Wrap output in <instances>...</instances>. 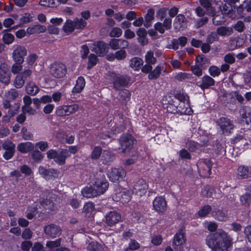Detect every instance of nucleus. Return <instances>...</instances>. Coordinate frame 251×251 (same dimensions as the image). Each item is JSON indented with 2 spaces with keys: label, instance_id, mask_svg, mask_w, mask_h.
I'll use <instances>...</instances> for the list:
<instances>
[{
  "label": "nucleus",
  "instance_id": "51",
  "mask_svg": "<svg viewBox=\"0 0 251 251\" xmlns=\"http://www.w3.org/2000/svg\"><path fill=\"white\" fill-rule=\"evenodd\" d=\"M219 38V37L217 32H212L207 36L206 42L211 44L214 42L218 41Z\"/></svg>",
  "mask_w": 251,
  "mask_h": 251
},
{
  "label": "nucleus",
  "instance_id": "22",
  "mask_svg": "<svg viewBox=\"0 0 251 251\" xmlns=\"http://www.w3.org/2000/svg\"><path fill=\"white\" fill-rule=\"evenodd\" d=\"M175 28L179 30L182 29L186 26V20L185 16L182 14L178 15L175 18L174 22Z\"/></svg>",
  "mask_w": 251,
  "mask_h": 251
},
{
  "label": "nucleus",
  "instance_id": "14",
  "mask_svg": "<svg viewBox=\"0 0 251 251\" xmlns=\"http://www.w3.org/2000/svg\"><path fill=\"white\" fill-rule=\"evenodd\" d=\"M9 67L6 63H1L0 65V80L6 84L10 81Z\"/></svg>",
  "mask_w": 251,
  "mask_h": 251
},
{
  "label": "nucleus",
  "instance_id": "35",
  "mask_svg": "<svg viewBox=\"0 0 251 251\" xmlns=\"http://www.w3.org/2000/svg\"><path fill=\"white\" fill-rule=\"evenodd\" d=\"M212 215L215 219L219 221H226L228 219L227 215L221 210L213 212Z\"/></svg>",
  "mask_w": 251,
  "mask_h": 251
},
{
  "label": "nucleus",
  "instance_id": "36",
  "mask_svg": "<svg viewBox=\"0 0 251 251\" xmlns=\"http://www.w3.org/2000/svg\"><path fill=\"white\" fill-rule=\"evenodd\" d=\"M143 60L139 57H134L130 60V66L135 70H138L143 65Z\"/></svg>",
  "mask_w": 251,
  "mask_h": 251
},
{
  "label": "nucleus",
  "instance_id": "6",
  "mask_svg": "<svg viewBox=\"0 0 251 251\" xmlns=\"http://www.w3.org/2000/svg\"><path fill=\"white\" fill-rule=\"evenodd\" d=\"M79 108V105L76 103L68 105H64L58 106L56 108V113L59 116H69L75 113Z\"/></svg>",
  "mask_w": 251,
  "mask_h": 251
},
{
  "label": "nucleus",
  "instance_id": "47",
  "mask_svg": "<svg viewBox=\"0 0 251 251\" xmlns=\"http://www.w3.org/2000/svg\"><path fill=\"white\" fill-rule=\"evenodd\" d=\"M177 103L178 101H173V103H169L167 104L166 106L167 110L168 112L171 113H176L177 112Z\"/></svg>",
  "mask_w": 251,
  "mask_h": 251
},
{
  "label": "nucleus",
  "instance_id": "44",
  "mask_svg": "<svg viewBox=\"0 0 251 251\" xmlns=\"http://www.w3.org/2000/svg\"><path fill=\"white\" fill-rule=\"evenodd\" d=\"M213 188L210 186H204L201 190L202 196L206 198H210L213 196Z\"/></svg>",
  "mask_w": 251,
  "mask_h": 251
},
{
  "label": "nucleus",
  "instance_id": "12",
  "mask_svg": "<svg viewBox=\"0 0 251 251\" xmlns=\"http://www.w3.org/2000/svg\"><path fill=\"white\" fill-rule=\"evenodd\" d=\"M135 142L134 137L130 134L123 135L120 138V144L123 151V152L126 151V150L130 149L132 147Z\"/></svg>",
  "mask_w": 251,
  "mask_h": 251
},
{
  "label": "nucleus",
  "instance_id": "46",
  "mask_svg": "<svg viewBox=\"0 0 251 251\" xmlns=\"http://www.w3.org/2000/svg\"><path fill=\"white\" fill-rule=\"evenodd\" d=\"M123 31L120 27H114L109 32V35L111 37H120Z\"/></svg>",
  "mask_w": 251,
  "mask_h": 251
},
{
  "label": "nucleus",
  "instance_id": "21",
  "mask_svg": "<svg viewBox=\"0 0 251 251\" xmlns=\"http://www.w3.org/2000/svg\"><path fill=\"white\" fill-rule=\"evenodd\" d=\"M200 83V84L198 85L199 87L204 90L213 86L215 84V80L209 75H206L201 78Z\"/></svg>",
  "mask_w": 251,
  "mask_h": 251
},
{
  "label": "nucleus",
  "instance_id": "48",
  "mask_svg": "<svg viewBox=\"0 0 251 251\" xmlns=\"http://www.w3.org/2000/svg\"><path fill=\"white\" fill-rule=\"evenodd\" d=\"M175 78L179 81H183L186 79H190L192 76L190 74L180 72L175 75Z\"/></svg>",
  "mask_w": 251,
  "mask_h": 251
},
{
  "label": "nucleus",
  "instance_id": "17",
  "mask_svg": "<svg viewBox=\"0 0 251 251\" xmlns=\"http://www.w3.org/2000/svg\"><path fill=\"white\" fill-rule=\"evenodd\" d=\"M153 206L157 212H164L166 209V201L162 197H156L153 201Z\"/></svg>",
  "mask_w": 251,
  "mask_h": 251
},
{
  "label": "nucleus",
  "instance_id": "56",
  "mask_svg": "<svg viewBox=\"0 0 251 251\" xmlns=\"http://www.w3.org/2000/svg\"><path fill=\"white\" fill-rule=\"evenodd\" d=\"M209 73L213 77L219 76L221 73L220 69L215 66H212L209 69Z\"/></svg>",
  "mask_w": 251,
  "mask_h": 251
},
{
  "label": "nucleus",
  "instance_id": "11",
  "mask_svg": "<svg viewBox=\"0 0 251 251\" xmlns=\"http://www.w3.org/2000/svg\"><path fill=\"white\" fill-rule=\"evenodd\" d=\"M131 192L125 188L119 189L113 199L116 201H120L122 203H127L129 202L131 198Z\"/></svg>",
  "mask_w": 251,
  "mask_h": 251
},
{
  "label": "nucleus",
  "instance_id": "33",
  "mask_svg": "<svg viewBox=\"0 0 251 251\" xmlns=\"http://www.w3.org/2000/svg\"><path fill=\"white\" fill-rule=\"evenodd\" d=\"M75 28L74 22L71 20H67L63 27V30L67 34H70L73 32Z\"/></svg>",
  "mask_w": 251,
  "mask_h": 251
},
{
  "label": "nucleus",
  "instance_id": "63",
  "mask_svg": "<svg viewBox=\"0 0 251 251\" xmlns=\"http://www.w3.org/2000/svg\"><path fill=\"white\" fill-rule=\"evenodd\" d=\"M179 157L183 159H190L191 154L185 149H181L179 151Z\"/></svg>",
  "mask_w": 251,
  "mask_h": 251
},
{
  "label": "nucleus",
  "instance_id": "38",
  "mask_svg": "<svg viewBox=\"0 0 251 251\" xmlns=\"http://www.w3.org/2000/svg\"><path fill=\"white\" fill-rule=\"evenodd\" d=\"M154 15V11L153 9H150L148 10L147 13L145 17L146 23H145L144 25L146 27H148L150 26V24L149 23L153 20Z\"/></svg>",
  "mask_w": 251,
  "mask_h": 251
},
{
  "label": "nucleus",
  "instance_id": "30",
  "mask_svg": "<svg viewBox=\"0 0 251 251\" xmlns=\"http://www.w3.org/2000/svg\"><path fill=\"white\" fill-rule=\"evenodd\" d=\"M39 91V88L33 82L30 81L26 86V92L31 96L36 95Z\"/></svg>",
  "mask_w": 251,
  "mask_h": 251
},
{
  "label": "nucleus",
  "instance_id": "37",
  "mask_svg": "<svg viewBox=\"0 0 251 251\" xmlns=\"http://www.w3.org/2000/svg\"><path fill=\"white\" fill-rule=\"evenodd\" d=\"M82 194L84 197L90 198L92 197H97V195H94V190L93 189V186L90 187H85L82 190Z\"/></svg>",
  "mask_w": 251,
  "mask_h": 251
},
{
  "label": "nucleus",
  "instance_id": "24",
  "mask_svg": "<svg viewBox=\"0 0 251 251\" xmlns=\"http://www.w3.org/2000/svg\"><path fill=\"white\" fill-rule=\"evenodd\" d=\"M240 114L247 124H251V108L244 106L240 109Z\"/></svg>",
  "mask_w": 251,
  "mask_h": 251
},
{
  "label": "nucleus",
  "instance_id": "40",
  "mask_svg": "<svg viewBox=\"0 0 251 251\" xmlns=\"http://www.w3.org/2000/svg\"><path fill=\"white\" fill-rule=\"evenodd\" d=\"M98 58L96 54L91 53L88 56V62L87 64V68L91 69L95 66L98 62Z\"/></svg>",
  "mask_w": 251,
  "mask_h": 251
},
{
  "label": "nucleus",
  "instance_id": "19",
  "mask_svg": "<svg viewBox=\"0 0 251 251\" xmlns=\"http://www.w3.org/2000/svg\"><path fill=\"white\" fill-rule=\"evenodd\" d=\"M177 112L185 115L191 114L192 110L188 102L184 100L178 101Z\"/></svg>",
  "mask_w": 251,
  "mask_h": 251
},
{
  "label": "nucleus",
  "instance_id": "29",
  "mask_svg": "<svg viewBox=\"0 0 251 251\" xmlns=\"http://www.w3.org/2000/svg\"><path fill=\"white\" fill-rule=\"evenodd\" d=\"M164 69L163 65H157L154 69L151 70L149 73L148 78L150 79H155L158 78L160 75L161 71Z\"/></svg>",
  "mask_w": 251,
  "mask_h": 251
},
{
  "label": "nucleus",
  "instance_id": "16",
  "mask_svg": "<svg viewBox=\"0 0 251 251\" xmlns=\"http://www.w3.org/2000/svg\"><path fill=\"white\" fill-rule=\"evenodd\" d=\"M2 147L5 150L3 157L6 160L9 159L14 154L15 145L11 142L7 141L3 144Z\"/></svg>",
  "mask_w": 251,
  "mask_h": 251
},
{
  "label": "nucleus",
  "instance_id": "10",
  "mask_svg": "<svg viewBox=\"0 0 251 251\" xmlns=\"http://www.w3.org/2000/svg\"><path fill=\"white\" fill-rule=\"evenodd\" d=\"M44 231L46 235L54 238L59 237L61 234L62 229L59 226L51 224L44 227Z\"/></svg>",
  "mask_w": 251,
  "mask_h": 251
},
{
  "label": "nucleus",
  "instance_id": "58",
  "mask_svg": "<svg viewBox=\"0 0 251 251\" xmlns=\"http://www.w3.org/2000/svg\"><path fill=\"white\" fill-rule=\"evenodd\" d=\"M114 54L115 58L119 60L124 59L126 56V51L124 49H121L116 51Z\"/></svg>",
  "mask_w": 251,
  "mask_h": 251
},
{
  "label": "nucleus",
  "instance_id": "49",
  "mask_svg": "<svg viewBox=\"0 0 251 251\" xmlns=\"http://www.w3.org/2000/svg\"><path fill=\"white\" fill-rule=\"evenodd\" d=\"M61 239L59 238L54 241H47L46 246L50 249H53L55 248L59 247L61 245Z\"/></svg>",
  "mask_w": 251,
  "mask_h": 251
},
{
  "label": "nucleus",
  "instance_id": "62",
  "mask_svg": "<svg viewBox=\"0 0 251 251\" xmlns=\"http://www.w3.org/2000/svg\"><path fill=\"white\" fill-rule=\"evenodd\" d=\"M44 157V155L39 151H34L32 154V158L36 162L41 161Z\"/></svg>",
  "mask_w": 251,
  "mask_h": 251
},
{
  "label": "nucleus",
  "instance_id": "57",
  "mask_svg": "<svg viewBox=\"0 0 251 251\" xmlns=\"http://www.w3.org/2000/svg\"><path fill=\"white\" fill-rule=\"evenodd\" d=\"M14 36L11 33H6L3 36V40L4 42L7 44L12 43L14 40Z\"/></svg>",
  "mask_w": 251,
  "mask_h": 251
},
{
  "label": "nucleus",
  "instance_id": "60",
  "mask_svg": "<svg viewBox=\"0 0 251 251\" xmlns=\"http://www.w3.org/2000/svg\"><path fill=\"white\" fill-rule=\"evenodd\" d=\"M22 111L24 112L25 113H27L29 115H34L37 113L36 109L31 107L30 105L22 106Z\"/></svg>",
  "mask_w": 251,
  "mask_h": 251
},
{
  "label": "nucleus",
  "instance_id": "3",
  "mask_svg": "<svg viewBox=\"0 0 251 251\" xmlns=\"http://www.w3.org/2000/svg\"><path fill=\"white\" fill-rule=\"evenodd\" d=\"M46 154L49 159H53L59 165H64L66 159L70 156L67 150H62L59 154L56 150L51 149L49 150Z\"/></svg>",
  "mask_w": 251,
  "mask_h": 251
},
{
  "label": "nucleus",
  "instance_id": "55",
  "mask_svg": "<svg viewBox=\"0 0 251 251\" xmlns=\"http://www.w3.org/2000/svg\"><path fill=\"white\" fill-rule=\"evenodd\" d=\"M35 147L43 151L49 148V143L46 141H40L35 144Z\"/></svg>",
  "mask_w": 251,
  "mask_h": 251
},
{
  "label": "nucleus",
  "instance_id": "31",
  "mask_svg": "<svg viewBox=\"0 0 251 251\" xmlns=\"http://www.w3.org/2000/svg\"><path fill=\"white\" fill-rule=\"evenodd\" d=\"M218 35L222 36H228L233 33V29L231 27L220 26L217 28L216 30Z\"/></svg>",
  "mask_w": 251,
  "mask_h": 251
},
{
  "label": "nucleus",
  "instance_id": "1",
  "mask_svg": "<svg viewBox=\"0 0 251 251\" xmlns=\"http://www.w3.org/2000/svg\"><path fill=\"white\" fill-rule=\"evenodd\" d=\"M206 243L212 251H228L233 244L231 237L222 229L210 234L207 237Z\"/></svg>",
  "mask_w": 251,
  "mask_h": 251
},
{
  "label": "nucleus",
  "instance_id": "9",
  "mask_svg": "<svg viewBox=\"0 0 251 251\" xmlns=\"http://www.w3.org/2000/svg\"><path fill=\"white\" fill-rule=\"evenodd\" d=\"M94 195L99 196L103 194L107 189L109 184L104 178H98L93 184Z\"/></svg>",
  "mask_w": 251,
  "mask_h": 251
},
{
  "label": "nucleus",
  "instance_id": "7",
  "mask_svg": "<svg viewBox=\"0 0 251 251\" xmlns=\"http://www.w3.org/2000/svg\"><path fill=\"white\" fill-rule=\"evenodd\" d=\"M217 124L224 134L228 135L234 128L232 121L226 117L220 118L218 120Z\"/></svg>",
  "mask_w": 251,
  "mask_h": 251
},
{
  "label": "nucleus",
  "instance_id": "4",
  "mask_svg": "<svg viewBox=\"0 0 251 251\" xmlns=\"http://www.w3.org/2000/svg\"><path fill=\"white\" fill-rule=\"evenodd\" d=\"M212 163L209 159H201L197 163V167L200 175L203 177H209Z\"/></svg>",
  "mask_w": 251,
  "mask_h": 251
},
{
  "label": "nucleus",
  "instance_id": "54",
  "mask_svg": "<svg viewBox=\"0 0 251 251\" xmlns=\"http://www.w3.org/2000/svg\"><path fill=\"white\" fill-rule=\"evenodd\" d=\"M204 226L206 227L209 231L213 232L216 231L217 229L218 225L214 222H206L204 223Z\"/></svg>",
  "mask_w": 251,
  "mask_h": 251
},
{
  "label": "nucleus",
  "instance_id": "32",
  "mask_svg": "<svg viewBox=\"0 0 251 251\" xmlns=\"http://www.w3.org/2000/svg\"><path fill=\"white\" fill-rule=\"evenodd\" d=\"M34 145L30 142L23 143L19 144L18 150L23 153H26L34 148Z\"/></svg>",
  "mask_w": 251,
  "mask_h": 251
},
{
  "label": "nucleus",
  "instance_id": "61",
  "mask_svg": "<svg viewBox=\"0 0 251 251\" xmlns=\"http://www.w3.org/2000/svg\"><path fill=\"white\" fill-rule=\"evenodd\" d=\"M251 201V195L248 193H245L240 197V201L243 205L249 204Z\"/></svg>",
  "mask_w": 251,
  "mask_h": 251
},
{
  "label": "nucleus",
  "instance_id": "50",
  "mask_svg": "<svg viewBox=\"0 0 251 251\" xmlns=\"http://www.w3.org/2000/svg\"><path fill=\"white\" fill-rule=\"evenodd\" d=\"M75 25V28L77 29H82L86 26V22L82 19L75 18L73 20Z\"/></svg>",
  "mask_w": 251,
  "mask_h": 251
},
{
  "label": "nucleus",
  "instance_id": "28",
  "mask_svg": "<svg viewBox=\"0 0 251 251\" xmlns=\"http://www.w3.org/2000/svg\"><path fill=\"white\" fill-rule=\"evenodd\" d=\"M251 172L248 167L241 166L237 169V176L240 179L247 178L250 175Z\"/></svg>",
  "mask_w": 251,
  "mask_h": 251
},
{
  "label": "nucleus",
  "instance_id": "59",
  "mask_svg": "<svg viewBox=\"0 0 251 251\" xmlns=\"http://www.w3.org/2000/svg\"><path fill=\"white\" fill-rule=\"evenodd\" d=\"M55 1L58 0H40L39 4L44 6L53 7L55 5Z\"/></svg>",
  "mask_w": 251,
  "mask_h": 251
},
{
  "label": "nucleus",
  "instance_id": "43",
  "mask_svg": "<svg viewBox=\"0 0 251 251\" xmlns=\"http://www.w3.org/2000/svg\"><path fill=\"white\" fill-rule=\"evenodd\" d=\"M102 149L100 147H95L91 152V158L92 159H98L100 157Z\"/></svg>",
  "mask_w": 251,
  "mask_h": 251
},
{
  "label": "nucleus",
  "instance_id": "52",
  "mask_svg": "<svg viewBox=\"0 0 251 251\" xmlns=\"http://www.w3.org/2000/svg\"><path fill=\"white\" fill-rule=\"evenodd\" d=\"M38 172L40 175L45 179L49 180V169H46L42 166H40L38 168Z\"/></svg>",
  "mask_w": 251,
  "mask_h": 251
},
{
  "label": "nucleus",
  "instance_id": "53",
  "mask_svg": "<svg viewBox=\"0 0 251 251\" xmlns=\"http://www.w3.org/2000/svg\"><path fill=\"white\" fill-rule=\"evenodd\" d=\"M120 39H112L109 42V45L113 50H116L120 48Z\"/></svg>",
  "mask_w": 251,
  "mask_h": 251
},
{
  "label": "nucleus",
  "instance_id": "41",
  "mask_svg": "<svg viewBox=\"0 0 251 251\" xmlns=\"http://www.w3.org/2000/svg\"><path fill=\"white\" fill-rule=\"evenodd\" d=\"M16 97V92L14 90H12L9 92L8 94L7 98L8 100H5L3 102V107L5 108H10L11 107V104H10V100H14Z\"/></svg>",
  "mask_w": 251,
  "mask_h": 251
},
{
  "label": "nucleus",
  "instance_id": "45",
  "mask_svg": "<svg viewBox=\"0 0 251 251\" xmlns=\"http://www.w3.org/2000/svg\"><path fill=\"white\" fill-rule=\"evenodd\" d=\"M95 210V205L92 202L86 203L83 206V212L86 215L91 214Z\"/></svg>",
  "mask_w": 251,
  "mask_h": 251
},
{
  "label": "nucleus",
  "instance_id": "8",
  "mask_svg": "<svg viewBox=\"0 0 251 251\" xmlns=\"http://www.w3.org/2000/svg\"><path fill=\"white\" fill-rule=\"evenodd\" d=\"M67 68L65 65L61 63H53L50 69V74L56 78H61L65 75Z\"/></svg>",
  "mask_w": 251,
  "mask_h": 251
},
{
  "label": "nucleus",
  "instance_id": "39",
  "mask_svg": "<svg viewBox=\"0 0 251 251\" xmlns=\"http://www.w3.org/2000/svg\"><path fill=\"white\" fill-rule=\"evenodd\" d=\"M33 16L28 13H24L21 16L20 19L19 25H22L24 24L28 23L32 21Z\"/></svg>",
  "mask_w": 251,
  "mask_h": 251
},
{
  "label": "nucleus",
  "instance_id": "15",
  "mask_svg": "<svg viewBox=\"0 0 251 251\" xmlns=\"http://www.w3.org/2000/svg\"><path fill=\"white\" fill-rule=\"evenodd\" d=\"M93 51L95 52L99 56H102L109 50L108 45L103 41H98L94 43Z\"/></svg>",
  "mask_w": 251,
  "mask_h": 251
},
{
  "label": "nucleus",
  "instance_id": "20",
  "mask_svg": "<svg viewBox=\"0 0 251 251\" xmlns=\"http://www.w3.org/2000/svg\"><path fill=\"white\" fill-rule=\"evenodd\" d=\"M186 241L185 233L183 230H179L175 235L173 244L176 246L184 245Z\"/></svg>",
  "mask_w": 251,
  "mask_h": 251
},
{
  "label": "nucleus",
  "instance_id": "64",
  "mask_svg": "<svg viewBox=\"0 0 251 251\" xmlns=\"http://www.w3.org/2000/svg\"><path fill=\"white\" fill-rule=\"evenodd\" d=\"M32 246V243L30 241H23L21 245V248L23 251H29Z\"/></svg>",
  "mask_w": 251,
  "mask_h": 251
},
{
  "label": "nucleus",
  "instance_id": "18",
  "mask_svg": "<svg viewBox=\"0 0 251 251\" xmlns=\"http://www.w3.org/2000/svg\"><path fill=\"white\" fill-rule=\"evenodd\" d=\"M121 215L116 211H110L106 216L105 222L109 226H113L121 219Z\"/></svg>",
  "mask_w": 251,
  "mask_h": 251
},
{
  "label": "nucleus",
  "instance_id": "26",
  "mask_svg": "<svg viewBox=\"0 0 251 251\" xmlns=\"http://www.w3.org/2000/svg\"><path fill=\"white\" fill-rule=\"evenodd\" d=\"M85 85V79L83 77H79L77 80L75 86L72 90L73 93H79L83 89Z\"/></svg>",
  "mask_w": 251,
  "mask_h": 251
},
{
  "label": "nucleus",
  "instance_id": "27",
  "mask_svg": "<svg viewBox=\"0 0 251 251\" xmlns=\"http://www.w3.org/2000/svg\"><path fill=\"white\" fill-rule=\"evenodd\" d=\"M46 30V27L43 25H35L27 28L26 32L28 34L43 33Z\"/></svg>",
  "mask_w": 251,
  "mask_h": 251
},
{
  "label": "nucleus",
  "instance_id": "2",
  "mask_svg": "<svg viewBox=\"0 0 251 251\" xmlns=\"http://www.w3.org/2000/svg\"><path fill=\"white\" fill-rule=\"evenodd\" d=\"M108 79L113 84V88L117 90H120L127 86L130 81L129 77L127 75H117L115 73H108Z\"/></svg>",
  "mask_w": 251,
  "mask_h": 251
},
{
  "label": "nucleus",
  "instance_id": "23",
  "mask_svg": "<svg viewBox=\"0 0 251 251\" xmlns=\"http://www.w3.org/2000/svg\"><path fill=\"white\" fill-rule=\"evenodd\" d=\"M32 72L29 69L25 70L23 73L17 75V88L21 87L25 83V79L31 75Z\"/></svg>",
  "mask_w": 251,
  "mask_h": 251
},
{
  "label": "nucleus",
  "instance_id": "13",
  "mask_svg": "<svg viewBox=\"0 0 251 251\" xmlns=\"http://www.w3.org/2000/svg\"><path fill=\"white\" fill-rule=\"evenodd\" d=\"M148 187V185L145 180L139 179L134 185L133 192L141 197L146 194Z\"/></svg>",
  "mask_w": 251,
  "mask_h": 251
},
{
  "label": "nucleus",
  "instance_id": "34",
  "mask_svg": "<svg viewBox=\"0 0 251 251\" xmlns=\"http://www.w3.org/2000/svg\"><path fill=\"white\" fill-rule=\"evenodd\" d=\"M145 62L147 64L153 65L157 62L156 58L154 56L153 51L150 50L147 52L145 56Z\"/></svg>",
  "mask_w": 251,
  "mask_h": 251
},
{
  "label": "nucleus",
  "instance_id": "5",
  "mask_svg": "<svg viewBox=\"0 0 251 251\" xmlns=\"http://www.w3.org/2000/svg\"><path fill=\"white\" fill-rule=\"evenodd\" d=\"M107 176L112 182H118L124 179L126 176V172L122 168H112L108 170Z\"/></svg>",
  "mask_w": 251,
  "mask_h": 251
},
{
  "label": "nucleus",
  "instance_id": "25",
  "mask_svg": "<svg viewBox=\"0 0 251 251\" xmlns=\"http://www.w3.org/2000/svg\"><path fill=\"white\" fill-rule=\"evenodd\" d=\"M27 54V50L25 46H19L17 47V64H21L24 61V57Z\"/></svg>",
  "mask_w": 251,
  "mask_h": 251
},
{
  "label": "nucleus",
  "instance_id": "42",
  "mask_svg": "<svg viewBox=\"0 0 251 251\" xmlns=\"http://www.w3.org/2000/svg\"><path fill=\"white\" fill-rule=\"evenodd\" d=\"M212 208L209 205H204L198 211V215L201 217H206L211 211Z\"/></svg>",
  "mask_w": 251,
  "mask_h": 251
}]
</instances>
